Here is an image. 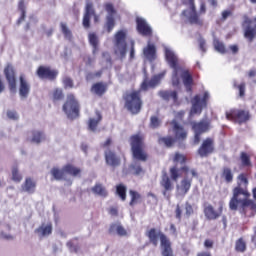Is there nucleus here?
Returning <instances> with one entry per match:
<instances>
[{
  "label": "nucleus",
  "mask_w": 256,
  "mask_h": 256,
  "mask_svg": "<svg viewBox=\"0 0 256 256\" xmlns=\"http://www.w3.org/2000/svg\"><path fill=\"white\" fill-rule=\"evenodd\" d=\"M143 53L150 63H153V61L157 59V48L154 44H148L147 47L144 48Z\"/></svg>",
  "instance_id": "bb28decb"
},
{
  "label": "nucleus",
  "mask_w": 256,
  "mask_h": 256,
  "mask_svg": "<svg viewBox=\"0 0 256 256\" xmlns=\"http://www.w3.org/2000/svg\"><path fill=\"white\" fill-rule=\"evenodd\" d=\"M63 90L61 89H55L53 92V100L54 101H61L63 99Z\"/></svg>",
  "instance_id": "864d4df0"
},
{
  "label": "nucleus",
  "mask_w": 256,
  "mask_h": 256,
  "mask_svg": "<svg viewBox=\"0 0 256 256\" xmlns=\"http://www.w3.org/2000/svg\"><path fill=\"white\" fill-rule=\"evenodd\" d=\"M136 29L140 35H143V37H151V35H153L151 26L147 24V21L143 18L136 19Z\"/></svg>",
  "instance_id": "aec40b11"
},
{
  "label": "nucleus",
  "mask_w": 256,
  "mask_h": 256,
  "mask_svg": "<svg viewBox=\"0 0 256 256\" xmlns=\"http://www.w3.org/2000/svg\"><path fill=\"white\" fill-rule=\"evenodd\" d=\"M149 127L150 129H159L161 127V119L157 116H151Z\"/></svg>",
  "instance_id": "09e8293b"
},
{
  "label": "nucleus",
  "mask_w": 256,
  "mask_h": 256,
  "mask_svg": "<svg viewBox=\"0 0 256 256\" xmlns=\"http://www.w3.org/2000/svg\"><path fill=\"white\" fill-rule=\"evenodd\" d=\"M107 92V85L103 84L102 82H98L92 85L91 93L98 95V97H103Z\"/></svg>",
  "instance_id": "c756f323"
},
{
  "label": "nucleus",
  "mask_w": 256,
  "mask_h": 256,
  "mask_svg": "<svg viewBox=\"0 0 256 256\" xmlns=\"http://www.w3.org/2000/svg\"><path fill=\"white\" fill-rule=\"evenodd\" d=\"M221 177L225 181V183H228V184L231 183L233 181V179H235L233 170L229 166H224L222 168Z\"/></svg>",
  "instance_id": "7c9ffc66"
},
{
  "label": "nucleus",
  "mask_w": 256,
  "mask_h": 256,
  "mask_svg": "<svg viewBox=\"0 0 256 256\" xmlns=\"http://www.w3.org/2000/svg\"><path fill=\"white\" fill-rule=\"evenodd\" d=\"M213 245H214V242H213V240H211V239H206V240L204 241V247H205L206 249H213Z\"/></svg>",
  "instance_id": "0e129e2a"
},
{
  "label": "nucleus",
  "mask_w": 256,
  "mask_h": 256,
  "mask_svg": "<svg viewBox=\"0 0 256 256\" xmlns=\"http://www.w3.org/2000/svg\"><path fill=\"white\" fill-rule=\"evenodd\" d=\"M199 49L202 53H207V42L203 38L198 39Z\"/></svg>",
  "instance_id": "5fc2aeb1"
},
{
  "label": "nucleus",
  "mask_w": 256,
  "mask_h": 256,
  "mask_svg": "<svg viewBox=\"0 0 256 256\" xmlns=\"http://www.w3.org/2000/svg\"><path fill=\"white\" fill-rule=\"evenodd\" d=\"M171 128L169 129V133H173L174 139L179 143H183V141L187 140L189 132L183 125H181L177 120H172L170 122Z\"/></svg>",
  "instance_id": "9b49d317"
},
{
  "label": "nucleus",
  "mask_w": 256,
  "mask_h": 256,
  "mask_svg": "<svg viewBox=\"0 0 256 256\" xmlns=\"http://www.w3.org/2000/svg\"><path fill=\"white\" fill-rule=\"evenodd\" d=\"M165 59L169 67H171V69L173 70L179 69V58L177 57V55H175L174 51H171L170 49H166Z\"/></svg>",
  "instance_id": "a878e982"
},
{
  "label": "nucleus",
  "mask_w": 256,
  "mask_h": 256,
  "mask_svg": "<svg viewBox=\"0 0 256 256\" xmlns=\"http://www.w3.org/2000/svg\"><path fill=\"white\" fill-rule=\"evenodd\" d=\"M158 143L159 145H164V147L171 149V147H174L175 143H177V140L174 136L169 135L158 138Z\"/></svg>",
  "instance_id": "2f4dec72"
},
{
  "label": "nucleus",
  "mask_w": 256,
  "mask_h": 256,
  "mask_svg": "<svg viewBox=\"0 0 256 256\" xmlns=\"http://www.w3.org/2000/svg\"><path fill=\"white\" fill-rule=\"evenodd\" d=\"M231 17V11L230 10H224L222 12V21H227V18Z\"/></svg>",
  "instance_id": "774afa93"
},
{
  "label": "nucleus",
  "mask_w": 256,
  "mask_h": 256,
  "mask_svg": "<svg viewBox=\"0 0 256 256\" xmlns=\"http://www.w3.org/2000/svg\"><path fill=\"white\" fill-rule=\"evenodd\" d=\"M166 73H167L166 71H163L157 75H154L149 81L144 80L141 84L142 91H147L149 87L151 89H155V87H157V85L161 83V79L165 77Z\"/></svg>",
  "instance_id": "6ab92c4d"
},
{
  "label": "nucleus",
  "mask_w": 256,
  "mask_h": 256,
  "mask_svg": "<svg viewBox=\"0 0 256 256\" xmlns=\"http://www.w3.org/2000/svg\"><path fill=\"white\" fill-rule=\"evenodd\" d=\"M7 117H8V119H11L12 121H17V119H19V115L17 114V112L11 111V110L7 111Z\"/></svg>",
  "instance_id": "13d9d810"
},
{
  "label": "nucleus",
  "mask_w": 256,
  "mask_h": 256,
  "mask_svg": "<svg viewBox=\"0 0 256 256\" xmlns=\"http://www.w3.org/2000/svg\"><path fill=\"white\" fill-rule=\"evenodd\" d=\"M130 170L132 171V174L136 177H139V175L145 174V170L143 169V166H141L139 163H133L130 165Z\"/></svg>",
  "instance_id": "a19ab883"
},
{
  "label": "nucleus",
  "mask_w": 256,
  "mask_h": 256,
  "mask_svg": "<svg viewBox=\"0 0 256 256\" xmlns=\"http://www.w3.org/2000/svg\"><path fill=\"white\" fill-rule=\"evenodd\" d=\"M199 157L205 158L209 155L215 153V140L211 137H208L202 141V144L197 150Z\"/></svg>",
  "instance_id": "dca6fc26"
},
{
  "label": "nucleus",
  "mask_w": 256,
  "mask_h": 256,
  "mask_svg": "<svg viewBox=\"0 0 256 256\" xmlns=\"http://www.w3.org/2000/svg\"><path fill=\"white\" fill-rule=\"evenodd\" d=\"M182 214H183V210H181V206L179 204L176 205L175 217H176V219H178V221H181Z\"/></svg>",
  "instance_id": "680f3d73"
},
{
  "label": "nucleus",
  "mask_w": 256,
  "mask_h": 256,
  "mask_svg": "<svg viewBox=\"0 0 256 256\" xmlns=\"http://www.w3.org/2000/svg\"><path fill=\"white\" fill-rule=\"evenodd\" d=\"M109 215H111L112 217H117V215H119V209H117V207H110L108 210Z\"/></svg>",
  "instance_id": "e2e57ef3"
},
{
  "label": "nucleus",
  "mask_w": 256,
  "mask_h": 256,
  "mask_svg": "<svg viewBox=\"0 0 256 256\" xmlns=\"http://www.w3.org/2000/svg\"><path fill=\"white\" fill-rule=\"evenodd\" d=\"M63 171L71 177H81V168H77L73 164H66L63 166Z\"/></svg>",
  "instance_id": "c85d7f7f"
},
{
  "label": "nucleus",
  "mask_w": 256,
  "mask_h": 256,
  "mask_svg": "<svg viewBox=\"0 0 256 256\" xmlns=\"http://www.w3.org/2000/svg\"><path fill=\"white\" fill-rule=\"evenodd\" d=\"M116 195H118L121 201H127V186L118 184L116 186Z\"/></svg>",
  "instance_id": "f704fd0d"
},
{
  "label": "nucleus",
  "mask_w": 256,
  "mask_h": 256,
  "mask_svg": "<svg viewBox=\"0 0 256 256\" xmlns=\"http://www.w3.org/2000/svg\"><path fill=\"white\" fill-rule=\"evenodd\" d=\"M127 34L120 30L115 34V55H119L121 61L127 57Z\"/></svg>",
  "instance_id": "6e6552de"
},
{
  "label": "nucleus",
  "mask_w": 256,
  "mask_h": 256,
  "mask_svg": "<svg viewBox=\"0 0 256 256\" xmlns=\"http://www.w3.org/2000/svg\"><path fill=\"white\" fill-rule=\"evenodd\" d=\"M125 107L132 113V115H137L141 113V107H143V100H141V92L134 90L132 92H127L124 97Z\"/></svg>",
  "instance_id": "39448f33"
},
{
  "label": "nucleus",
  "mask_w": 256,
  "mask_h": 256,
  "mask_svg": "<svg viewBox=\"0 0 256 256\" xmlns=\"http://www.w3.org/2000/svg\"><path fill=\"white\" fill-rule=\"evenodd\" d=\"M36 75L42 80L55 81L59 77V70L51 66L40 65L36 70Z\"/></svg>",
  "instance_id": "f8f14e48"
},
{
  "label": "nucleus",
  "mask_w": 256,
  "mask_h": 256,
  "mask_svg": "<svg viewBox=\"0 0 256 256\" xmlns=\"http://www.w3.org/2000/svg\"><path fill=\"white\" fill-rule=\"evenodd\" d=\"M12 181L15 183H21L23 181V175H21L17 166L12 167Z\"/></svg>",
  "instance_id": "c03bdc74"
},
{
  "label": "nucleus",
  "mask_w": 256,
  "mask_h": 256,
  "mask_svg": "<svg viewBox=\"0 0 256 256\" xmlns=\"http://www.w3.org/2000/svg\"><path fill=\"white\" fill-rule=\"evenodd\" d=\"M129 195L131 197L130 202H129L130 207H135V205H137V203H140L141 195L139 192H137L135 190H129Z\"/></svg>",
  "instance_id": "c9c22d12"
},
{
  "label": "nucleus",
  "mask_w": 256,
  "mask_h": 256,
  "mask_svg": "<svg viewBox=\"0 0 256 256\" xmlns=\"http://www.w3.org/2000/svg\"><path fill=\"white\" fill-rule=\"evenodd\" d=\"M83 61L86 65H93L94 59L91 56L86 55L83 57Z\"/></svg>",
  "instance_id": "69168bd1"
},
{
  "label": "nucleus",
  "mask_w": 256,
  "mask_h": 256,
  "mask_svg": "<svg viewBox=\"0 0 256 256\" xmlns=\"http://www.w3.org/2000/svg\"><path fill=\"white\" fill-rule=\"evenodd\" d=\"M62 109L71 121L79 119L81 113V105L74 94H68L66 102L63 104Z\"/></svg>",
  "instance_id": "0eeeda50"
},
{
  "label": "nucleus",
  "mask_w": 256,
  "mask_h": 256,
  "mask_svg": "<svg viewBox=\"0 0 256 256\" xmlns=\"http://www.w3.org/2000/svg\"><path fill=\"white\" fill-rule=\"evenodd\" d=\"M146 236L148 237L150 243L154 245V247H157V245H159V239H160L162 256H173V248L171 247V240H169L167 238V235H165L163 232L157 233V229L151 228L146 233Z\"/></svg>",
  "instance_id": "20e7f679"
},
{
  "label": "nucleus",
  "mask_w": 256,
  "mask_h": 256,
  "mask_svg": "<svg viewBox=\"0 0 256 256\" xmlns=\"http://www.w3.org/2000/svg\"><path fill=\"white\" fill-rule=\"evenodd\" d=\"M104 158L108 167L116 169V167H119L121 165V157L117 155L115 150H112L110 148L106 149L104 151Z\"/></svg>",
  "instance_id": "a211bd4d"
},
{
  "label": "nucleus",
  "mask_w": 256,
  "mask_h": 256,
  "mask_svg": "<svg viewBox=\"0 0 256 256\" xmlns=\"http://www.w3.org/2000/svg\"><path fill=\"white\" fill-rule=\"evenodd\" d=\"M240 161L242 167H251V155H249L247 152H241L240 153Z\"/></svg>",
  "instance_id": "79ce46f5"
},
{
  "label": "nucleus",
  "mask_w": 256,
  "mask_h": 256,
  "mask_svg": "<svg viewBox=\"0 0 256 256\" xmlns=\"http://www.w3.org/2000/svg\"><path fill=\"white\" fill-rule=\"evenodd\" d=\"M66 245L68 249H70L71 253H79V250L81 249L79 245L73 244V241H68Z\"/></svg>",
  "instance_id": "603ef678"
},
{
  "label": "nucleus",
  "mask_w": 256,
  "mask_h": 256,
  "mask_svg": "<svg viewBox=\"0 0 256 256\" xmlns=\"http://www.w3.org/2000/svg\"><path fill=\"white\" fill-rule=\"evenodd\" d=\"M235 251H237V253H245V251H247V243L243 238L236 240Z\"/></svg>",
  "instance_id": "ea45409f"
},
{
  "label": "nucleus",
  "mask_w": 256,
  "mask_h": 256,
  "mask_svg": "<svg viewBox=\"0 0 256 256\" xmlns=\"http://www.w3.org/2000/svg\"><path fill=\"white\" fill-rule=\"evenodd\" d=\"M133 159L145 163L149 159L145 145V135L141 132L131 135L129 139Z\"/></svg>",
  "instance_id": "7ed1b4c3"
},
{
  "label": "nucleus",
  "mask_w": 256,
  "mask_h": 256,
  "mask_svg": "<svg viewBox=\"0 0 256 256\" xmlns=\"http://www.w3.org/2000/svg\"><path fill=\"white\" fill-rule=\"evenodd\" d=\"M19 83V95L22 97V99H27L31 91V84H29L27 78H25V74H21L19 76Z\"/></svg>",
  "instance_id": "412c9836"
},
{
  "label": "nucleus",
  "mask_w": 256,
  "mask_h": 256,
  "mask_svg": "<svg viewBox=\"0 0 256 256\" xmlns=\"http://www.w3.org/2000/svg\"><path fill=\"white\" fill-rule=\"evenodd\" d=\"M89 43L92 45L94 51H97V47H99V38L97 37V34L90 33L88 36Z\"/></svg>",
  "instance_id": "49530a36"
},
{
  "label": "nucleus",
  "mask_w": 256,
  "mask_h": 256,
  "mask_svg": "<svg viewBox=\"0 0 256 256\" xmlns=\"http://www.w3.org/2000/svg\"><path fill=\"white\" fill-rule=\"evenodd\" d=\"M181 2L182 5H185L190 9L183 10L181 16L186 17L190 25H198V27H203V19L199 17V13H197V6L195 5V0H181Z\"/></svg>",
  "instance_id": "423d86ee"
},
{
  "label": "nucleus",
  "mask_w": 256,
  "mask_h": 256,
  "mask_svg": "<svg viewBox=\"0 0 256 256\" xmlns=\"http://www.w3.org/2000/svg\"><path fill=\"white\" fill-rule=\"evenodd\" d=\"M226 119L238 123L239 125H243V123H247V121L251 119V113L249 110L231 109L229 112H226Z\"/></svg>",
  "instance_id": "1a4fd4ad"
},
{
  "label": "nucleus",
  "mask_w": 256,
  "mask_h": 256,
  "mask_svg": "<svg viewBox=\"0 0 256 256\" xmlns=\"http://www.w3.org/2000/svg\"><path fill=\"white\" fill-rule=\"evenodd\" d=\"M203 213L208 221H215L223 215V203H219L218 209H215L211 204L205 202L203 205Z\"/></svg>",
  "instance_id": "4468645a"
},
{
  "label": "nucleus",
  "mask_w": 256,
  "mask_h": 256,
  "mask_svg": "<svg viewBox=\"0 0 256 256\" xmlns=\"http://www.w3.org/2000/svg\"><path fill=\"white\" fill-rule=\"evenodd\" d=\"M41 141H45V134L42 131L34 130L32 131V143H41Z\"/></svg>",
  "instance_id": "58836bf2"
},
{
  "label": "nucleus",
  "mask_w": 256,
  "mask_h": 256,
  "mask_svg": "<svg viewBox=\"0 0 256 256\" xmlns=\"http://www.w3.org/2000/svg\"><path fill=\"white\" fill-rule=\"evenodd\" d=\"M4 76L8 83V88L11 93H15L17 91V74L15 72V67L13 64L8 63L4 68Z\"/></svg>",
  "instance_id": "ddd939ff"
},
{
  "label": "nucleus",
  "mask_w": 256,
  "mask_h": 256,
  "mask_svg": "<svg viewBox=\"0 0 256 256\" xmlns=\"http://www.w3.org/2000/svg\"><path fill=\"white\" fill-rule=\"evenodd\" d=\"M51 175L56 181H63V179H65V171H63V168L62 170L57 167L52 168Z\"/></svg>",
  "instance_id": "4c0bfd02"
},
{
  "label": "nucleus",
  "mask_w": 256,
  "mask_h": 256,
  "mask_svg": "<svg viewBox=\"0 0 256 256\" xmlns=\"http://www.w3.org/2000/svg\"><path fill=\"white\" fill-rule=\"evenodd\" d=\"M233 87H234V89H238V91H239V97H240L241 99H244V97H245V89H246V84H245V82H242V83H240V84H237V82H234Z\"/></svg>",
  "instance_id": "de8ad7c7"
},
{
  "label": "nucleus",
  "mask_w": 256,
  "mask_h": 256,
  "mask_svg": "<svg viewBox=\"0 0 256 256\" xmlns=\"http://www.w3.org/2000/svg\"><path fill=\"white\" fill-rule=\"evenodd\" d=\"M101 119H103V116H101V114L99 112H97V119L95 118H90L88 120V128L90 131H97V127L99 125V123H101Z\"/></svg>",
  "instance_id": "72a5a7b5"
},
{
  "label": "nucleus",
  "mask_w": 256,
  "mask_h": 256,
  "mask_svg": "<svg viewBox=\"0 0 256 256\" xmlns=\"http://www.w3.org/2000/svg\"><path fill=\"white\" fill-rule=\"evenodd\" d=\"M199 17H201V15H205V13H207V4L205 3V1H201L200 2V8H199V12H197Z\"/></svg>",
  "instance_id": "6e6d98bb"
},
{
  "label": "nucleus",
  "mask_w": 256,
  "mask_h": 256,
  "mask_svg": "<svg viewBox=\"0 0 256 256\" xmlns=\"http://www.w3.org/2000/svg\"><path fill=\"white\" fill-rule=\"evenodd\" d=\"M91 17L94 19V23L99 21V15L95 12L93 3L88 2L85 7V12L82 20V25L84 29H89L91 27Z\"/></svg>",
  "instance_id": "2eb2a0df"
},
{
  "label": "nucleus",
  "mask_w": 256,
  "mask_h": 256,
  "mask_svg": "<svg viewBox=\"0 0 256 256\" xmlns=\"http://www.w3.org/2000/svg\"><path fill=\"white\" fill-rule=\"evenodd\" d=\"M214 48L216 51H218V53H222V55H224V53H227V49L225 48V44H223V42L219 41V40H214Z\"/></svg>",
  "instance_id": "8fccbe9b"
},
{
  "label": "nucleus",
  "mask_w": 256,
  "mask_h": 256,
  "mask_svg": "<svg viewBox=\"0 0 256 256\" xmlns=\"http://www.w3.org/2000/svg\"><path fill=\"white\" fill-rule=\"evenodd\" d=\"M208 101H209V92H204L202 99L199 94L195 95L192 98L191 113L193 115H201V113H203V109L207 107Z\"/></svg>",
  "instance_id": "9d476101"
},
{
  "label": "nucleus",
  "mask_w": 256,
  "mask_h": 256,
  "mask_svg": "<svg viewBox=\"0 0 256 256\" xmlns=\"http://www.w3.org/2000/svg\"><path fill=\"white\" fill-rule=\"evenodd\" d=\"M1 239H5L6 241H12L13 236L10 234H6L5 232L0 233Z\"/></svg>",
  "instance_id": "338daca9"
},
{
  "label": "nucleus",
  "mask_w": 256,
  "mask_h": 256,
  "mask_svg": "<svg viewBox=\"0 0 256 256\" xmlns=\"http://www.w3.org/2000/svg\"><path fill=\"white\" fill-rule=\"evenodd\" d=\"M104 9L108 13L106 16V24L105 27L107 29V33H111L115 28V15H117V10L113 3L108 2L104 4Z\"/></svg>",
  "instance_id": "f3484780"
},
{
  "label": "nucleus",
  "mask_w": 256,
  "mask_h": 256,
  "mask_svg": "<svg viewBox=\"0 0 256 256\" xmlns=\"http://www.w3.org/2000/svg\"><path fill=\"white\" fill-rule=\"evenodd\" d=\"M21 189L24 191V193L33 195V193L37 191V181H35V179L32 177H26L24 183L21 186Z\"/></svg>",
  "instance_id": "393cba45"
},
{
  "label": "nucleus",
  "mask_w": 256,
  "mask_h": 256,
  "mask_svg": "<svg viewBox=\"0 0 256 256\" xmlns=\"http://www.w3.org/2000/svg\"><path fill=\"white\" fill-rule=\"evenodd\" d=\"M181 79L183 81V85L187 91V93L193 92V85H195V82L193 80V75L189 70H184L181 73Z\"/></svg>",
  "instance_id": "5701e85b"
},
{
  "label": "nucleus",
  "mask_w": 256,
  "mask_h": 256,
  "mask_svg": "<svg viewBox=\"0 0 256 256\" xmlns=\"http://www.w3.org/2000/svg\"><path fill=\"white\" fill-rule=\"evenodd\" d=\"M192 129L194 133L203 135V133H207L211 130V120H201L200 122H195L192 125Z\"/></svg>",
  "instance_id": "b1692460"
},
{
  "label": "nucleus",
  "mask_w": 256,
  "mask_h": 256,
  "mask_svg": "<svg viewBox=\"0 0 256 256\" xmlns=\"http://www.w3.org/2000/svg\"><path fill=\"white\" fill-rule=\"evenodd\" d=\"M116 230L117 235L120 237L127 236V230L121 224H111L109 228V233H113Z\"/></svg>",
  "instance_id": "473e14b6"
},
{
  "label": "nucleus",
  "mask_w": 256,
  "mask_h": 256,
  "mask_svg": "<svg viewBox=\"0 0 256 256\" xmlns=\"http://www.w3.org/2000/svg\"><path fill=\"white\" fill-rule=\"evenodd\" d=\"M180 79H179V69L173 70L172 74V85L173 87H179L180 84Z\"/></svg>",
  "instance_id": "3c124183"
},
{
  "label": "nucleus",
  "mask_w": 256,
  "mask_h": 256,
  "mask_svg": "<svg viewBox=\"0 0 256 256\" xmlns=\"http://www.w3.org/2000/svg\"><path fill=\"white\" fill-rule=\"evenodd\" d=\"M158 95L163 101H172L174 105L179 103V93L176 90H162Z\"/></svg>",
  "instance_id": "4be33fe9"
},
{
  "label": "nucleus",
  "mask_w": 256,
  "mask_h": 256,
  "mask_svg": "<svg viewBox=\"0 0 256 256\" xmlns=\"http://www.w3.org/2000/svg\"><path fill=\"white\" fill-rule=\"evenodd\" d=\"M63 83H64V87H69L70 89H72L73 87V79L69 78V77H65L63 79Z\"/></svg>",
  "instance_id": "052dcab7"
},
{
  "label": "nucleus",
  "mask_w": 256,
  "mask_h": 256,
  "mask_svg": "<svg viewBox=\"0 0 256 256\" xmlns=\"http://www.w3.org/2000/svg\"><path fill=\"white\" fill-rule=\"evenodd\" d=\"M170 177L167 172H162L161 179H160V187L162 189V195L166 199H171V193H173L175 189V183L181 179V177L184 178L180 181V191L183 195H187L191 189V185L193 184V178H189V173L192 177H199V173L196 169H191L189 166L184 165L180 168L177 167V165H174L170 167L169 169Z\"/></svg>",
  "instance_id": "f257e3e1"
},
{
  "label": "nucleus",
  "mask_w": 256,
  "mask_h": 256,
  "mask_svg": "<svg viewBox=\"0 0 256 256\" xmlns=\"http://www.w3.org/2000/svg\"><path fill=\"white\" fill-rule=\"evenodd\" d=\"M35 233L40 235V237H49L53 233V224L49 222L47 225L42 224L40 227L36 228Z\"/></svg>",
  "instance_id": "cd10ccee"
},
{
  "label": "nucleus",
  "mask_w": 256,
  "mask_h": 256,
  "mask_svg": "<svg viewBox=\"0 0 256 256\" xmlns=\"http://www.w3.org/2000/svg\"><path fill=\"white\" fill-rule=\"evenodd\" d=\"M173 163H179L182 167H185V163H187V156L176 152L173 157Z\"/></svg>",
  "instance_id": "37998d69"
},
{
  "label": "nucleus",
  "mask_w": 256,
  "mask_h": 256,
  "mask_svg": "<svg viewBox=\"0 0 256 256\" xmlns=\"http://www.w3.org/2000/svg\"><path fill=\"white\" fill-rule=\"evenodd\" d=\"M185 213H186V217H191V215H193V213H195V211L193 210V206L189 203L185 204Z\"/></svg>",
  "instance_id": "4d7b16f0"
},
{
  "label": "nucleus",
  "mask_w": 256,
  "mask_h": 256,
  "mask_svg": "<svg viewBox=\"0 0 256 256\" xmlns=\"http://www.w3.org/2000/svg\"><path fill=\"white\" fill-rule=\"evenodd\" d=\"M60 29L66 39H71L73 37V33L71 32L69 27H67V24L65 22L60 23Z\"/></svg>",
  "instance_id": "a18cd8bd"
},
{
  "label": "nucleus",
  "mask_w": 256,
  "mask_h": 256,
  "mask_svg": "<svg viewBox=\"0 0 256 256\" xmlns=\"http://www.w3.org/2000/svg\"><path fill=\"white\" fill-rule=\"evenodd\" d=\"M135 59V42L131 43L130 52H129V61Z\"/></svg>",
  "instance_id": "bf43d9fd"
},
{
  "label": "nucleus",
  "mask_w": 256,
  "mask_h": 256,
  "mask_svg": "<svg viewBox=\"0 0 256 256\" xmlns=\"http://www.w3.org/2000/svg\"><path fill=\"white\" fill-rule=\"evenodd\" d=\"M92 192L95 195H99L100 197H107L109 193L107 192V189L103 186V184H96L92 187Z\"/></svg>",
  "instance_id": "e433bc0d"
},
{
  "label": "nucleus",
  "mask_w": 256,
  "mask_h": 256,
  "mask_svg": "<svg viewBox=\"0 0 256 256\" xmlns=\"http://www.w3.org/2000/svg\"><path fill=\"white\" fill-rule=\"evenodd\" d=\"M249 192V179L247 175L241 173L238 176L237 185L232 190V198L229 201L231 211H237L240 208L245 217H255L256 203L251 200Z\"/></svg>",
  "instance_id": "f03ea898"
}]
</instances>
